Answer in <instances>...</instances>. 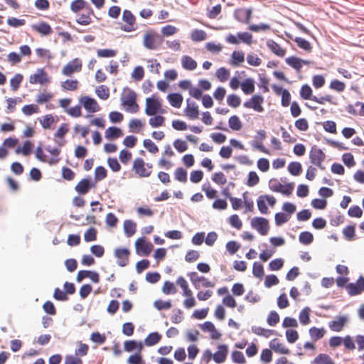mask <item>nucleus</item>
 I'll return each instance as SVG.
<instances>
[{"instance_id":"1","label":"nucleus","mask_w":364,"mask_h":364,"mask_svg":"<svg viewBox=\"0 0 364 364\" xmlns=\"http://www.w3.org/2000/svg\"><path fill=\"white\" fill-rule=\"evenodd\" d=\"M163 100L157 95H153L146 99L145 113L149 116H154L157 113H165L162 108Z\"/></svg>"},{"instance_id":"2","label":"nucleus","mask_w":364,"mask_h":364,"mask_svg":"<svg viewBox=\"0 0 364 364\" xmlns=\"http://www.w3.org/2000/svg\"><path fill=\"white\" fill-rule=\"evenodd\" d=\"M152 164L146 163L141 158H136L132 164V171L139 178L149 177L152 173Z\"/></svg>"},{"instance_id":"3","label":"nucleus","mask_w":364,"mask_h":364,"mask_svg":"<svg viewBox=\"0 0 364 364\" xmlns=\"http://www.w3.org/2000/svg\"><path fill=\"white\" fill-rule=\"evenodd\" d=\"M163 39L155 31H146L143 36V46L149 50H156L162 43Z\"/></svg>"},{"instance_id":"4","label":"nucleus","mask_w":364,"mask_h":364,"mask_svg":"<svg viewBox=\"0 0 364 364\" xmlns=\"http://www.w3.org/2000/svg\"><path fill=\"white\" fill-rule=\"evenodd\" d=\"M326 156V154L316 145L311 146L309 151L310 161L321 170L325 168L323 166V162L325 161Z\"/></svg>"},{"instance_id":"5","label":"nucleus","mask_w":364,"mask_h":364,"mask_svg":"<svg viewBox=\"0 0 364 364\" xmlns=\"http://www.w3.org/2000/svg\"><path fill=\"white\" fill-rule=\"evenodd\" d=\"M29 82L31 85H47L50 82V77L43 68H38L35 73L30 75Z\"/></svg>"},{"instance_id":"6","label":"nucleus","mask_w":364,"mask_h":364,"mask_svg":"<svg viewBox=\"0 0 364 364\" xmlns=\"http://www.w3.org/2000/svg\"><path fill=\"white\" fill-rule=\"evenodd\" d=\"M136 95L134 91H130L122 100V105L126 110L131 113H136L139 110V106L136 103Z\"/></svg>"},{"instance_id":"7","label":"nucleus","mask_w":364,"mask_h":364,"mask_svg":"<svg viewBox=\"0 0 364 364\" xmlns=\"http://www.w3.org/2000/svg\"><path fill=\"white\" fill-rule=\"evenodd\" d=\"M269 188L274 192L281 193L287 196H289L294 190V183H289L283 185L278 182L277 180L272 179L269 181Z\"/></svg>"},{"instance_id":"8","label":"nucleus","mask_w":364,"mask_h":364,"mask_svg":"<svg viewBox=\"0 0 364 364\" xmlns=\"http://www.w3.org/2000/svg\"><path fill=\"white\" fill-rule=\"evenodd\" d=\"M122 21L124 24L121 29L126 32H132L136 29V18L129 10H124L122 14Z\"/></svg>"},{"instance_id":"9","label":"nucleus","mask_w":364,"mask_h":364,"mask_svg":"<svg viewBox=\"0 0 364 364\" xmlns=\"http://www.w3.org/2000/svg\"><path fill=\"white\" fill-rule=\"evenodd\" d=\"M264 97L260 95H254L250 99L245 101L243 106L247 109H252L257 112H264L262 104Z\"/></svg>"},{"instance_id":"10","label":"nucleus","mask_w":364,"mask_h":364,"mask_svg":"<svg viewBox=\"0 0 364 364\" xmlns=\"http://www.w3.org/2000/svg\"><path fill=\"white\" fill-rule=\"evenodd\" d=\"M251 226L262 235H267L269 230L268 220L262 217L253 218L251 220Z\"/></svg>"},{"instance_id":"11","label":"nucleus","mask_w":364,"mask_h":364,"mask_svg":"<svg viewBox=\"0 0 364 364\" xmlns=\"http://www.w3.org/2000/svg\"><path fill=\"white\" fill-rule=\"evenodd\" d=\"M79 102L83 106L85 109L90 113L97 112L101 109L96 100L89 96H81L79 98Z\"/></svg>"},{"instance_id":"12","label":"nucleus","mask_w":364,"mask_h":364,"mask_svg":"<svg viewBox=\"0 0 364 364\" xmlns=\"http://www.w3.org/2000/svg\"><path fill=\"white\" fill-rule=\"evenodd\" d=\"M136 252L139 255H149L153 250V245L145 237H139L135 242Z\"/></svg>"},{"instance_id":"13","label":"nucleus","mask_w":364,"mask_h":364,"mask_svg":"<svg viewBox=\"0 0 364 364\" xmlns=\"http://www.w3.org/2000/svg\"><path fill=\"white\" fill-rule=\"evenodd\" d=\"M266 202H267L270 206L273 207L276 203V199L274 196L269 195H262L259 196L257 200V205L262 214H267L269 213Z\"/></svg>"},{"instance_id":"14","label":"nucleus","mask_w":364,"mask_h":364,"mask_svg":"<svg viewBox=\"0 0 364 364\" xmlns=\"http://www.w3.org/2000/svg\"><path fill=\"white\" fill-rule=\"evenodd\" d=\"M114 257L119 267H125L129 264L130 251L128 248L118 247L114 250Z\"/></svg>"},{"instance_id":"15","label":"nucleus","mask_w":364,"mask_h":364,"mask_svg":"<svg viewBox=\"0 0 364 364\" xmlns=\"http://www.w3.org/2000/svg\"><path fill=\"white\" fill-rule=\"evenodd\" d=\"M82 70V62L78 58H75L68 62L62 69V74L65 76H71L74 73Z\"/></svg>"},{"instance_id":"16","label":"nucleus","mask_w":364,"mask_h":364,"mask_svg":"<svg viewBox=\"0 0 364 364\" xmlns=\"http://www.w3.org/2000/svg\"><path fill=\"white\" fill-rule=\"evenodd\" d=\"M346 290L350 296L360 294L364 291V277L360 276L355 283H350L346 286Z\"/></svg>"},{"instance_id":"17","label":"nucleus","mask_w":364,"mask_h":364,"mask_svg":"<svg viewBox=\"0 0 364 364\" xmlns=\"http://www.w3.org/2000/svg\"><path fill=\"white\" fill-rule=\"evenodd\" d=\"M252 9H237L234 11L235 19L241 23H249L252 18Z\"/></svg>"},{"instance_id":"18","label":"nucleus","mask_w":364,"mask_h":364,"mask_svg":"<svg viewBox=\"0 0 364 364\" xmlns=\"http://www.w3.org/2000/svg\"><path fill=\"white\" fill-rule=\"evenodd\" d=\"M200 328L203 332H209L210 338L213 340H219L222 336V334L216 329L211 321H205L200 325Z\"/></svg>"},{"instance_id":"19","label":"nucleus","mask_w":364,"mask_h":364,"mask_svg":"<svg viewBox=\"0 0 364 364\" xmlns=\"http://www.w3.org/2000/svg\"><path fill=\"white\" fill-rule=\"evenodd\" d=\"M228 353V347L225 344L218 346V350L213 354V359L216 363H224Z\"/></svg>"},{"instance_id":"20","label":"nucleus","mask_w":364,"mask_h":364,"mask_svg":"<svg viewBox=\"0 0 364 364\" xmlns=\"http://www.w3.org/2000/svg\"><path fill=\"white\" fill-rule=\"evenodd\" d=\"M94 186L95 184L90 178H83L77 183L75 189L80 195H85Z\"/></svg>"},{"instance_id":"21","label":"nucleus","mask_w":364,"mask_h":364,"mask_svg":"<svg viewBox=\"0 0 364 364\" xmlns=\"http://www.w3.org/2000/svg\"><path fill=\"white\" fill-rule=\"evenodd\" d=\"M94 11L92 7L87 8L84 12L78 16L76 22L82 26H87L92 23V16H94Z\"/></svg>"},{"instance_id":"22","label":"nucleus","mask_w":364,"mask_h":364,"mask_svg":"<svg viewBox=\"0 0 364 364\" xmlns=\"http://www.w3.org/2000/svg\"><path fill=\"white\" fill-rule=\"evenodd\" d=\"M267 48L277 56L283 58L285 56L287 50L282 48L274 40L269 39L267 41Z\"/></svg>"},{"instance_id":"23","label":"nucleus","mask_w":364,"mask_h":364,"mask_svg":"<svg viewBox=\"0 0 364 364\" xmlns=\"http://www.w3.org/2000/svg\"><path fill=\"white\" fill-rule=\"evenodd\" d=\"M31 28L41 36H49L53 33V29L45 21L31 25Z\"/></svg>"},{"instance_id":"24","label":"nucleus","mask_w":364,"mask_h":364,"mask_svg":"<svg viewBox=\"0 0 364 364\" xmlns=\"http://www.w3.org/2000/svg\"><path fill=\"white\" fill-rule=\"evenodd\" d=\"M269 347L271 350L279 354H289L290 350L285 345L281 343L277 338H274L269 342Z\"/></svg>"},{"instance_id":"25","label":"nucleus","mask_w":364,"mask_h":364,"mask_svg":"<svg viewBox=\"0 0 364 364\" xmlns=\"http://www.w3.org/2000/svg\"><path fill=\"white\" fill-rule=\"evenodd\" d=\"M184 112L185 114L191 119H197L199 115L198 105L193 102H190L188 99L187 100V107Z\"/></svg>"},{"instance_id":"26","label":"nucleus","mask_w":364,"mask_h":364,"mask_svg":"<svg viewBox=\"0 0 364 364\" xmlns=\"http://www.w3.org/2000/svg\"><path fill=\"white\" fill-rule=\"evenodd\" d=\"M347 322V318L344 316H339L336 320L332 321L329 323V328L335 332H340L343 330L345 324Z\"/></svg>"},{"instance_id":"27","label":"nucleus","mask_w":364,"mask_h":364,"mask_svg":"<svg viewBox=\"0 0 364 364\" xmlns=\"http://www.w3.org/2000/svg\"><path fill=\"white\" fill-rule=\"evenodd\" d=\"M240 86L242 92L245 95H250L255 92V80L251 77L246 78L241 83Z\"/></svg>"},{"instance_id":"28","label":"nucleus","mask_w":364,"mask_h":364,"mask_svg":"<svg viewBox=\"0 0 364 364\" xmlns=\"http://www.w3.org/2000/svg\"><path fill=\"white\" fill-rule=\"evenodd\" d=\"M182 67L187 70H193L197 68V62L189 55H183L181 58Z\"/></svg>"},{"instance_id":"29","label":"nucleus","mask_w":364,"mask_h":364,"mask_svg":"<svg viewBox=\"0 0 364 364\" xmlns=\"http://www.w3.org/2000/svg\"><path fill=\"white\" fill-rule=\"evenodd\" d=\"M143 348L141 342H137L134 340L127 341L124 343V349L127 352H132L137 350L139 353H141Z\"/></svg>"},{"instance_id":"30","label":"nucleus","mask_w":364,"mask_h":364,"mask_svg":"<svg viewBox=\"0 0 364 364\" xmlns=\"http://www.w3.org/2000/svg\"><path fill=\"white\" fill-rule=\"evenodd\" d=\"M90 7L91 6L85 0H75L70 4V10L73 13L85 11Z\"/></svg>"},{"instance_id":"31","label":"nucleus","mask_w":364,"mask_h":364,"mask_svg":"<svg viewBox=\"0 0 364 364\" xmlns=\"http://www.w3.org/2000/svg\"><path fill=\"white\" fill-rule=\"evenodd\" d=\"M245 60V53L242 50L233 51L231 55L230 64L234 67L240 65Z\"/></svg>"},{"instance_id":"32","label":"nucleus","mask_w":364,"mask_h":364,"mask_svg":"<svg viewBox=\"0 0 364 364\" xmlns=\"http://www.w3.org/2000/svg\"><path fill=\"white\" fill-rule=\"evenodd\" d=\"M313 364H336L331 357L326 353H319L312 361Z\"/></svg>"},{"instance_id":"33","label":"nucleus","mask_w":364,"mask_h":364,"mask_svg":"<svg viewBox=\"0 0 364 364\" xmlns=\"http://www.w3.org/2000/svg\"><path fill=\"white\" fill-rule=\"evenodd\" d=\"M309 333L311 339L316 341L325 336L326 331L324 328H318L314 326L309 328Z\"/></svg>"},{"instance_id":"34","label":"nucleus","mask_w":364,"mask_h":364,"mask_svg":"<svg viewBox=\"0 0 364 364\" xmlns=\"http://www.w3.org/2000/svg\"><path fill=\"white\" fill-rule=\"evenodd\" d=\"M123 135L122 131L117 127H111L106 129L105 137L107 139H117Z\"/></svg>"},{"instance_id":"35","label":"nucleus","mask_w":364,"mask_h":364,"mask_svg":"<svg viewBox=\"0 0 364 364\" xmlns=\"http://www.w3.org/2000/svg\"><path fill=\"white\" fill-rule=\"evenodd\" d=\"M124 230L127 237L132 236L136 230V224L130 220H127L124 222Z\"/></svg>"},{"instance_id":"36","label":"nucleus","mask_w":364,"mask_h":364,"mask_svg":"<svg viewBox=\"0 0 364 364\" xmlns=\"http://www.w3.org/2000/svg\"><path fill=\"white\" fill-rule=\"evenodd\" d=\"M189 276L191 277V279L193 284L196 285V282H202V287H213L215 286V284L212 282L211 281L208 280L204 277H197L196 279H193V276H197L196 272H191L189 274Z\"/></svg>"},{"instance_id":"37","label":"nucleus","mask_w":364,"mask_h":364,"mask_svg":"<svg viewBox=\"0 0 364 364\" xmlns=\"http://www.w3.org/2000/svg\"><path fill=\"white\" fill-rule=\"evenodd\" d=\"M33 146V145L30 141H26L22 147L18 146L16 149L15 152L16 154H22L27 156L31 154Z\"/></svg>"},{"instance_id":"38","label":"nucleus","mask_w":364,"mask_h":364,"mask_svg":"<svg viewBox=\"0 0 364 364\" xmlns=\"http://www.w3.org/2000/svg\"><path fill=\"white\" fill-rule=\"evenodd\" d=\"M168 100L171 106L179 108L183 102V97L178 93H172L168 95Z\"/></svg>"},{"instance_id":"39","label":"nucleus","mask_w":364,"mask_h":364,"mask_svg":"<svg viewBox=\"0 0 364 364\" xmlns=\"http://www.w3.org/2000/svg\"><path fill=\"white\" fill-rule=\"evenodd\" d=\"M252 331L257 336L269 338L274 333V331L272 329H267L260 326H252Z\"/></svg>"},{"instance_id":"40","label":"nucleus","mask_w":364,"mask_h":364,"mask_svg":"<svg viewBox=\"0 0 364 364\" xmlns=\"http://www.w3.org/2000/svg\"><path fill=\"white\" fill-rule=\"evenodd\" d=\"M285 61L289 65H290L294 69L296 70L298 72H299L302 68L301 59L297 57H289L286 58Z\"/></svg>"},{"instance_id":"41","label":"nucleus","mask_w":364,"mask_h":364,"mask_svg":"<svg viewBox=\"0 0 364 364\" xmlns=\"http://www.w3.org/2000/svg\"><path fill=\"white\" fill-rule=\"evenodd\" d=\"M230 128L233 131H239L242 127V122L237 115L231 116L228 120Z\"/></svg>"},{"instance_id":"42","label":"nucleus","mask_w":364,"mask_h":364,"mask_svg":"<svg viewBox=\"0 0 364 364\" xmlns=\"http://www.w3.org/2000/svg\"><path fill=\"white\" fill-rule=\"evenodd\" d=\"M161 338V336L158 332H154L149 334L145 339V344L147 346H152L158 343Z\"/></svg>"},{"instance_id":"43","label":"nucleus","mask_w":364,"mask_h":364,"mask_svg":"<svg viewBox=\"0 0 364 364\" xmlns=\"http://www.w3.org/2000/svg\"><path fill=\"white\" fill-rule=\"evenodd\" d=\"M46 150L53 156V157L48 159V163L50 165L57 164L60 161V158L58 157V155L60 153V150L58 148L50 147H48Z\"/></svg>"},{"instance_id":"44","label":"nucleus","mask_w":364,"mask_h":364,"mask_svg":"<svg viewBox=\"0 0 364 364\" xmlns=\"http://www.w3.org/2000/svg\"><path fill=\"white\" fill-rule=\"evenodd\" d=\"M191 38L192 41L196 42L203 41L206 39L207 34L206 33L200 29H194L191 34Z\"/></svg>"},{"instance_id":"45","label":"nucleus","mask_w":364,"mask_h":364,"mask_svg":"<svg viewBox=\"0 0 364 364\" xmlns=\"http://www.w3.org/2000/svg\"><path fill=\"white\" fill-rule=\"evenodd\" d=\"M165 117L161 115H154L149 119V124L151 127L156 128L164 126Z\"/></svg>"},{"instance_id":"46","label":"nucleus","mask_w":364,"mask_h":364,"mask_svg":"<svg viewBox=\"0 0 364 364\" xmlns=\"http://www.w3.org/2000/svg\"><path fill=\"white\" fill-rule=\"evenodd\" d=\"M79 82L77 80H66L63 82L61 87L65 90L74 91L78 87Z\"/></svg>"},{"instance_id":"47","label":"nucleus","mask_w":364,"mask_h":364,"mask_svg":"<svg viewBox=\"0 0 364 364\" xmlns=\"http://www.w3.org/2000/svg\"><path fill=\"white\" fill-rule=\"evenodd\" d=\"M23 79V76L20 73H16L11 80H10V86L13 91H16Z\"/></svg>"},{"instance_id":"48","label":"nucleus","mask_w":364,"mask_h":364,"mask_svg":"<svg viewBox=\"0 0 364 364\" xmlns=\"http://www.w3.org/2000/svg\"><path fill=\"white\" fill-rule=\"evenodd\" d=\"M289 172L293 176H299L302 171V166L299 162H291L288 166Z\"/></svg>"},{"instance_id":"49","label":"nucleus","mask_w":364,"mask_h":364,"mask_svg":"<svg viewBox=\"0 0 364 364\" xmlns=\"http://www.w3.org/2000/svg\"><path fill=\"white\" fill-rule=\"evenodd\" d=\"M294 41L296 43L297 46L300 48H301L307 52L311 51L312 47L311 46V43L306 39L301 38V37H296L294 39Z\"/></svg>"},{"instance_id":"50","label":"nucleus","mask_w":364,"mask_h":364,"mask_svg":"<svg viewBox=\"0 0 364 364\" xmlns=\"http://www.w3.org/2000/svg\"><path fill=\"white\" fill-rule=\"evenodd\" d=\"M314 240L313 235L307 231H304L300 233L299 236V242L305 245H310Z\"/></svg>"},{"instance_id":"51","label":"nucleus","mask_w":364,"mask_h":364,"mask_svg":"<svg viewBox=\"0 0 364 364\" xmlns=\"http://www.w3.org/2000/svg\"><path fill=\"white\" fill-rule=\"evenodd\" d=\"M311 100L314 101L320 105H323L325 102H328L332 105H336V103L334 102V98L333 96L330 95H326L325 96L317 97L316 96H313L311 98Z\"/></svg>"},{"instance_id":"52","label":"nucleus","mask_w":364,"mask_h":364,"mask_svg":"<svg viewBox=\"0 0 364 364\" xmlns=\"http://www.w3.org/2000/svg\"><path fill=\"white\" fill-rule=\"evenodd\" d=\"M22 112L26 116H31L33 114L39 112V107L37 105H26L22 107Z\"/></svg>"},{"instance_id":"53","label":"nucleus","mask_w":364,"mask_h":364,"mask_svg":"<svg viewBox=\"0 0 364 364\" xmlns=\"http://www.w3.org/2000/svg\"><path fill=\"white\" fill-rule=\"evenodd\" d=\"M95 93L102 100H107L109 96V89L105 85L98 86L95 90Z\"/></svg>"},{"instance_id":"54","label":"nucleus","mask_w":364,"mask_h":364,"mask_svg":"<svg viewBox=\"0 0 364 364\" xmlns=\"http://www.w3.org/2000/svg\"><path fill=\"white\" fill-rule=\"evenodd\" d=\"M247 62L250 65L257 67L262 63V59L259 56L253 53H251L247 55Z\"/></svg>"},{"instance_id":"55","label":"nucleus","mask_w":364,"mask_h":364,"mask_svg":"<svg viewBox=\"0 0 364 364\" xmlns=\"http://www.w3.org/2000/svg\"><path fill=\"white\" fill-rule=\"evenodd\" d=\"M230 70H228L227 68H220L217 71H216V73H215V75L217 77V78L220 81V82H225L226 80H228V79L230 77Z\"/></svg>"},{"instance_id":"56","label":"nucleus","mask_w":364,"mask_h":364,"mask_svg":"<svg viewBox=\"0 0 364 364\" xmlns=\"http://www.w3.org/2000/svg\"><path fill=\"white\" fill-rule=\"evenodd\" d=\"M310 309L309 307L304 308L299 314V321L302 325H307L310 323Z\"/></svg>"},{"instance_id":"57","label":"nucleus","mask_w":364,"mask_h":364,"mask_svg":"<svg viewBox=\"0 0 364 364\" xmlns=\"http://www.w3.org/2000/svg\"><path fill=\"white\" fill-rule=\"evenodd\" d=\"M162 291L165 294H174L177 292V289L173 282L166 281L162 287Z\"/></svg>"},{"instance_id":"58","label":"nucleus","mask_w":364,"mask_h":364,"mask_svg":"<svg viewBox=\"0 0 364 364\" xmlns=\"http://www.w3.org/2000/svg\"><path fill=\"white\" fill-rule=\"evenodd\" d=\"M227 103L230 107L236 108L240 105L241 99L237 95L232 94L228 96Z\"/></svg>"},{"instance_id":"59","label":"nucleus","mask_w":364,"mask_h":364,"mask_svg":"<svg viewBox=\"0 0 364 364\" xmlns=\"http://www.w3.org/2000/svg\"><path fill=\"white\" fill-rule=\"evenodd\" d=\"M144 127V124L140 119H133L129 123V128L131 132L138 133Z\"/></svg>"},{"instance_id":"60","label":"nucleus","mask_w":364,"mask_h":364,"mask_svg":"<svg viewBox=\"0 0 364 364\" xmlns=\"http://www.w3.org/2000/svg\"><path fill=\"white\" fill-rule=\"evenodd\" d=\"M54 122L55 119L50 114H46L43 119L40 120V123L44 129H50Z\"/></svg>"},{"instance_id":"61","label":"nucleus","mask_w":364,"mask_h":364,"mask_svg":"<svg viewBox=\"0 0 364 364\" xmlns=\"http://www.w3.org/2000/svg\"><path fill=\"white\" fill-rule=\"evenodd\" d=\"M329 87L338 92H342L346 89V84L338 80H333L331 82Z\"/></svg>"},{"instance_id":"62","label":"nucleus","mask_w":364,"mask_h":364,"mask_svg":"<svg viewBox=\"0 0 364 364\" xmlns=\"http://www.w3.org/2000/svg\"><path fill=\"white\" fill-rule=\"evenodd\" d=\"M279 314L275 311H272L267 316V322L269 326H274L279 322Z\"/></svg>"},{"instance_id":"63","label":"nucleus","mask_w":364,"mask_h":364,"mask_svg":"<svg viewBox=\"0 0 364 364\" xmlns=\"http://www.w3.org/2000/svg\"><path fill=\"white\" fill-rule=\"evenodd\" d=\"M343 344L346 350L353 351L355 349V345L353 338L347 335L343 338Z\"/></svg>"},{"instance_id":"64","label":"nucleus","mask_w":364,"mask_h":364,"mask_svg":"<svg viewBox=\"0 0 364 364\" xmlns=\"http://www.w3.org/2000/svg\"><path fill=\"white\" fill-rule=\"evenodd\" d=\"M252 274L255 277L262 278L264 274L263 265L257 262H254Z\"/></svg>"}]
</instances>
